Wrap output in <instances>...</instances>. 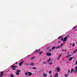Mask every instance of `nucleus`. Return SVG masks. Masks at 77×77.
Returning <instances> with one entry per match:
<instances>
[{
    "label": "nucleus",
    "mask_w": 77,
    "mask_h": 77,
    "mask_svg": "<svg viewBox=\"0 0 77 77\" xmlns=\"http://www.w3.org/2000/svg\"><path fill=\"white\" fill-rule=\"evenodd\" d=\"M46 55L48 56H51V54L50 53H47Z\"/></svg>",
    "instance_id": "20e7f679"
},
{
    "label": "nucleus",
    "mask_w": 77,
    "mask_h": 77,
    "mask_svg": "<svg viewBox=\"0 0 77 77\" xmlns=\"http://www.w3.org/2000/svg\"><path fill=\"white\" fill-rule=\"evenodd\" d=\"M60 59V58H59V57H58V58L57 59V60H59Z\"/></svg>",
    "instance_id": "79ce46f5"
},
{
    "label": "nucleus",
    "mask_w": 77,
    "mask_h": 77,
    "mask_svg": "<svg viewBox=\"0 0 77 77\" xmlns=\"http://www.w3.org/2000/svg\"><path fill=\"white\" fill-rule=\"evenodd\" d=\"M55 76L57 77H58V73H56L55 74Z\"/></svg>",
    "instance_id": "dca6fc26"
},
{
    "label": "nucleus",
    "mask_w": 77,
    "mask_h": 77,
    "mask_svg": "<svg viewBox=\"0 0 77 77\" xmlns=\"http://www.w3.org/2000/svg\"><path fill=\"white\" fill-rule=\"evenodd\" d=\"M74 73H76V72H77V71L76 70H75L74 71Z\"/></svg>",
    "instance_id": "cd10ccee"
},
{
    "label": "nucleus",
    "mask_w": 77,
    "mask_h": 77,
    "mask_svg": "<svg viewBox=\"0 0 77 77\" xmlns=\"http://www.w3.org/2000/svg\"><path fill=\"white\" fill-rule=\"evenodd\" d=\"M23 63H24V62H23V61H22L21 62H20L19 64V66H21V65H23Z\"/></svg>",
    "instance_id": "39448f33"
},
{
    "label": "nucleus",
    "mask_w": 77,
    "mask_h": 77,
    "mask_svg": "<svg viewBox=\"0 0 77 77\" xmlns=\"http://www.w3.org/2000/svg\"><path fill=\"white\" fill-rule=\"evenodd\" d=\"M52 76V75H51V76H50V77H51V76Z\"/></svg>",
    "instance_id": "864d4df0"
},
{
    "label": "nucleus",
    "mask_w": 77,
    "mask_h": 77,
    "mask_svg": "<svg viewBox=\"0 0 77 77\" xmlns=\"http://www.w3.org/2000/svg\"><path fill=\"white\" fill-rule=\"evenodd\" d=\"M45 73V72H43V73Z\"/></svg>",
    "instance_id": "13d9d810"
},
{
    "label": "nucleus",
    "mask_w": 77,
    "mask_h": 77,
    "mask_svg": "<svg viewBox=\"0 0 77 77\" xmlns=\"http://www.w3.org/2000/svg\"><path fill=\"white\" fill-rule=\"evenodd\" d=\"M60 48V45H58V47H56V49H57V48Z\"/></svg>",
    "instance_id": "412c9836"
},
{
    "label": "nucleus",
    "mask_w": 77,
    "mask_h": 77,
    "mask_svg": "<svg viewBox=\"0 0 77 77\" xmlns=\"http://www.w3.org/2000/svg\"><path fill=\"white\" fill-rule=\"evenodd\" d=\"M76 44H77V42Z\"/></svg>",
    "instance_id": "052dcab7"
},
{
    "label": "nucleus",
    "mask_w": 77,
    "mask_h": 77,
    "mask_svg": "<svg viewBox=\"0 0 77 77\" xmlns=\"http://www.w3.org/2000/svg\"><path fill=\"white\" fill-rule=\"evenodd\" d=\"M61 41H63V38H62L61 39Z\"/></svg>",
    "instance_id": "e433bc0d"
},
{
    "label": "nucleus",
    "mask_w": 77,
    "mask_h": 77,
    "mask_svg": "<svg viewBox=\"0 0 77 77\" xmlns=\"http://www.w3.org/2000/svg\"><path fill=\"white\" fill-rule=\"evenodd\" d=\"M43 63H44L45 64L46 63H45V62Z\"/></svg>",
    "instance_id": "a19ab883"
},
{
    "label": "nucleus",
    "mask_w": 77,
    "mask_h": 77,
    "mask_svg": "<svg viewBox=\"0 0 77 77\" xmlns=\"http://www.w3.org/2000/svg\"><path fill=\"white\" fill-rule=\"evenodd\" d=\"M51 71H49V74H51Z\"/></svg>",
    "instance_id": "473e14b6"
},
{
    "label": "nucleus",
    "mask_w": 77,
    "mask_h": 77,
    "mask_svg": "<svg viewBox=\"0 0 77 77\" xmlns=\"http://www.w3.org/2000/svg\"><path fill=\"white\" fill-rule=\"evenodd\" d=\"M25 65H29V64H27V63H26L25 64Z\"/></svg>",
    "instance_id": "c9c22d12"
},
{
    "label": "nucleus",
    "mask_w": 77,
    "mask_h": 77,
    "mask_svg": "<svg viewBox=\"0 0 77 77\" xmlns=\"http://www.w3.org/2000/svg\"><path fill=\"white\" fill-rule=\"evenodd\" d=\"M25 75H27V72L25 73Z\"/></svg>",
    "instance_id": "a878e982"
},
{
    "label": "nucleus",
    "mask_w": 77,
    "mask_h": 77,
    "mask_svg": "<svg viewBox=\"0 0 77 77\" xmlns=\"http://www.w3.org/2000/svg\"><path fill=\"white\" fill-rule=\"evenodd\" d=\"M60 68H58V69H57V72H59V71H60Z\"/></svg>",
    "instance_id": "9d476101"
},
{
    "label": "nucleus",
    "mask_w": 77,
    "mask_h": 77,
    "mask_svg": "<svg viewBox=\"0 0 77 77\" xmlns=\"http://www.w3.org/2000/svg\"><path fill=\"white\" fill-rule=\"evenodd\" d=\"M77 49H76V50H75L73 52V53H75L76 52H77Z\"/></svg>",
    "instance_id": "4468645a"
},
{
    "label": "nucleus",
    "mask_w": 77,
    "mask_h": 77,
    "mask_svg": "<svg viewBox=\"0 0 77 77\" xmlns=\"http://www.w3.org/2000/svg\"><path fill=\"white\" fill-rule=\"evenodd\" d=\"M11 77H14V76L13 74H11L10 75Z\"/></svg>",
    "instance_id": "ddd939ff"
},
{
    "label": "nucleus",
    "mask_w": 77,
    "mask_h": 77,
    "mask_svg": "<svg viewBox=\"0 0 77 77\" xmlns=\"http://www.w3.org/2000/svg\"><path fill=\"white\" fill-rule=\"evenodd\" d=\"M76 27H77V26H74L72 29H75V28H76Z\"/></svg>",
    "instance_id": "c85d7f7f"
},
{
    "label": "nucleus",
    "mask_w": 77,
    "mask_h": 77,
    "mask_svg": "<svg viewBox=\"0 0 77 77\" xmlns=\"http://www.w3.org/2000/svg\"><path fill=\"white\" fill-rule=\"evenodd\" d=\"M66 51V50L65 49V50H64V51Z\"/></svg>",
    "instance_id": "49530a36"
},
{
    "label": "nucleus",
    "mask_w": 77,
    "mask_h": 77,
    "mask_svg": "<svg viewBox=\"0 0 77 77\" xmlns=\"http://www.w3.org/2000/svg\"><path fill=\"white\" fill-rule=\"evenodd\" d=\"M19 74H20L19 72H17L16 73V75H19Z\"/></svg>",
    "instance_id": "f3484780"
},
{
    "label": "nucleus",
    "mask_w": 77,
    "mask_h": 77,
    "mask_svg": "<svg viewBox=\"0 0 77 77\" xmlns=\"http://www.w3.org/2000/svg\"><path fill=\"white\" fill-rule=\"evenodd\" d=\"M62 52H64V51L63 50V49H62Z\"/></svg>",
    "instance_id": "ea45409f"
},
{
    "label": "nucleus",
    "mask_w": 77,
    "mask_h": 77,
    "mask_svg": "<svg viewBox=\"0 0 77 77\" xmlns=\"http://www.w3.org/2000/svg\"><path fill=\"white\" fill-rule=\"evenodd\" d=\"M40 50H38V51H40Z\"/></svg>",
    "instance_id": "5fc2aeb1"
},
{
    "label": "nucleus",
    "mask_w": 77,
    "mask_h": 77,
    "mask_svg": "<svg viewBox=\"0 0 77 77\" xmlns=\"http://www.w3.org/2000/svg\"><path fill=\"white\" fill-rule=\"evenodd\" d=\"M49 51H51V49H49Z\"/></svg>",
    "instance_id": "58836bf2"
},
{
    "label": "nucleus",
    "mask_w": 77,
    "mask_h": 77,
    "mask_svg": "<svg viewBox=\"0 0 77 77\" xmlns=\"http://www.w3.org/2000/svg\"><path fill=\"white\" fill-rule=\"evenodd\" d=\"M32 69H36V68L33 67L32 68Z\"/></svg>",
    "instance_id": "b1692460"
},
{
    "label": "nucleus",
    "mask_w": 77,
    "mask_h": 77,
    "mask_svg": "<svg viewBox=\"0 0 77 77\" xmlns=\"http://www.w3.org/2000/svg\"><path fill=\"white\" fill-rule=\"evenodd\" d=\"M28 76H29V77H30L31 75H32V73L31 72H28Z\"/></svg>",
    "instance_id": "7ed1b4c3"
},
{
    "label": "nucleus",
    "mask_w": 77,
    "mask_h": 77,
    "mask_svg": "<svg viewBox=\"0 0 77 77\" xmlns=\"http://www.w3.org/2000/svg\"><path fill=\"white\" fill-rule=\"evenodd\" d=\"M74 71V69H72L70 71L71 74H72V72Z\"/></svg>",
    "instance_id": "0eeeda50"
},
{
    "label": "nucleus",
    "mask_w": 77,
    "mask_h": 77,
    "mask_svg": "<svg viewBox=\"0 0 77 77\" xmlns=\"http://www.w3.org/2000/svg\"><path fill=\"white\" fill-rule=\"evenodd\" d=\"M35 51H36V52H37V53H38V50H35Z\"/></svg>",
    "instance_id": "4c0bfd02"
},
{
    "label": "nucleus",
    "mask_w": 77,
    "mask_h": 77,
    "mask_svg": "<svg viewBox=\"0 0 77 77\" xmlns=\"http://www.w3.org/2000/svg\"><path fill=\"white\" fill-rule=\"evenodd\" d=\"M75 65H77V60L76 61Z\"/></svg>",
    "instance_id": "f704fd0d"
},
{
    "label": "nucleus",
    "mask_w": 77,
    "mask_h": 77,
    "mask_svg": "<svg viewBox=\"0 0 77 77\" xmlns=\"http://www.w3.org/2000/svg\"><path fill=\"white\" fill-rule=\"evenodd\" d=\"M72 46H73V47H74L75 46V44H72Z\"/></svg>",
    "instance_id": "7c9ffc66"
},
{
    "label": "nucleus",
    "mask_w": 77,
    "mask_h": 77,
    "mask_svg": "<svg viewBox=\"0 0 77 77\" xmlns=\"http://www.w3.org/2000/svg\"><path fill=\"white\" fill-rule=\"evenodd\" d=\"M41 71H42V70H41L39 72H41Z\"/></svg>",
    "instance_id": "de8ad7c7"
},
{
    "label": "nucleus",
    "mask_w": 77,
    "mask_h": 77,
    "mask_svg": "<svg viewBox=\"0 0 77 77\" xmlns=\"http://www.w3.org/2000/svg\"><path fill=\"white\" fill-rule=\"evenodd\" d=\"M67 39H68V37H67L64 38L63 40V42H66L67 40Z\"/></svg>",
    "instance_id": "f03ea898"
},
{
    "label": "nucleus",
    "mask_w": 77,
    "mask_h": 77,
    "mask_svg": "<svg viewBox=\"0 0 77 77\" xmlns=\"http://www.w3.org/2000/svg\"><path fill=\"white\" fill-rule=\"evenodd\" d=\"M52 63L51 62L49 63V65H51L52 64Z\"/></svg>",
    "instance_id": "72a5a7b5"
},
{
    "label": "nucleus",
    "mask_w": 77,
    "mask_h": 77,
    "mask_svg": "<svg viewBox=\"0 0 77 77\" xmlns=\"http://www.w3.org/2000/svg\"><path fill=\"white\" fill-rule=\"evenodd\" d=\"M42 53H43V51H41V52H40L39 53V54H41Z\"/></svg>",
    "instance_id": "4be33fe9"
},
{
    "label": "nucleus",
    "mask_w": 77,
    "mask_h": 77,
    "mask_svg": "<svg viewBox=\"0 0 77 77\" xmlns=\"http://www.w3.org/2000/svg\"><path fill=\"white\" fill-rule=\"evenodd\" d=\"M69 53V52H68V53H67V54H68Z\"/></svg>",
    "instance_id": "3c124183"
},
{
    "label": "nucleus",
    "mask_w": 77,
    "mask_h": 77,
    "mask_svg": "<svg viewBox=\"0 0 77 77\" xmlns=\"http://www.w3.org/2000/svg\"><path fill=\"white\" fill-rule=\"evenodd\" d=\"M63 43H62L61 44V46H63Z\"/></svg>",
    "instance_id": "bb28decb"
},
{
    "label": "nucleus",
    "mask_w": 77,
    "mask_h": 77,
    "mask_svg": "<svg viewBox=\"0 0 77 77\" xmlns=\"http://www.w3.org/2000/svg\"><path fill=\"white\" fill-rule=\"evenodd\" d=\"M56 47L54 46H53L52 48V50H54V49H55Z\"/></svg>",
    "instance_id": "a211bd4d"
},
{
    "label": "nucleus",
    "mask_w": 77,
    "mask_h": 77,
    "mask_svg": "<svg viewBox=\"0 0 77 77\" xmlns=\"http://www.w3.org/2000/svg\"><path fill=\"white\" fill-rule=\"evenodd\" d=\"M17 72H21V70L18 69L17 70Z\"/></svg>",
    "instance_id": "6ab92c4d"
},
{
    "label": "nucleus",
    "mask_w": 77,
    "mask_h": 77,
    "mask_svg": "<svg viewBox=\"0 0 77 77\" xmlns=\"http://www.w3.org/2000/svg\"><path fill=\"white\" fill-rule=\"evenodd\" d=\"M4 73V72H1V76L2 77L4 75V73Z\"/></svg>",
    "instance_id": "423d86ee"
},
{
    "label": "nucleus",
    "mask_w": 77,
    "mask_h": 77,
    "mask_svg": "<svg viewBox=\"0 0 77 77\" xmlns=\"http://www.w3.org/2000/svg\"><path fill=\"white\" fill-rule=\"evenodd\" d=\"M68 72H69V73H70V69H69V70H68Z\"/></svg>",
    "instance_id": "2f4dec72"
},
{
    "label": "nucleus",
    "mask_w": 77,
    "mask_h": 77,
    "mask_svg": "<svg viewBox=\"0 0 77 77\" xmlns=\"http://www.w3.org/2000/svg\"><path fill=\"white\" fill-rule=\"evenodd\" d=\"M69 56H71V54L67 56V58H68Z\"/></svg>",
    "instance_id": "aec40b11"
},
{
    "label": "nucleus",
    "mask_w": 77,
    "mask_h": 77,
    "mask_svg": "<svg viewBox=\"0 0 77 77\" xmlns=\"http://www.w3.org/2000/svg\"><path fill=\"white\" fill-rule=\"evenodd\" d=\"M18 63L17 62H16V63H15V64H17V63Z\"/></svg>",
    "instance_id": "37998d69"
},
{
    "label": "nucleus",
    "mask_w": 77,
    "mask_h": 77,
    "mask_svg": "<svg viewBox=\"0 0 77 77\" xmlns=\"http://www.w3.org/2000/svg\"><path fill=\"white\" fill-rule=\"evenodd\" d=\"M54 77H56V76H55Z\"/></svg>",
    "instance_id": "bf43d9fd"
},
{
    "label": "nucleus",
    "mask_w": 77,
    "mask_h": 77,
    "mask_svg": "<svg viewBox=\"0 0 77 77\" xmlns=\"http://www.w3.org/2000/svg\"><path fill=\"white\" fill-rule=\"evenodd\" d=\"M62 46H61V45H60V47L61 48V47H62Z\"/></svg>",
    "instance_id": "8fccbe9b"
},
{
    "label": "nucleus",
    "mask_w": 77,
    "mask_h": 77,
    "mask_svg": "<svg viewBox=\"0 0 77 77\" xmlns=\"http://www.w3.org/2000/svg\"><path fill=\"white\" fill-rule=\"evenodd\" d=\"M62 54H60V55L59 56V58H60V57H61V56H62Z\"/></svg>",
    "instance_id": "393cba45"
},
{
    "label": "nucleus",
    "mask_w": 77,
    "mask_h": 77,
    "mask_svg": "<svg viewBox=\"0 0 77 77\" xmlns=\"http://www.w3.org/2000/svg\"><path fill=\"white\" fill-rule=\"evenodd\" d=\"M0 77H2L0 75Z\"/></svg>",
    "instance_id": "4d7b16f0"
},
{
    "label": "nucleus",
    "mask_w": 77,
    "mask_h": 77,
    "mask_svg": "<svg viewBox=\"0 0 77 77\" xmlns=\"http://www.w3.org/2000/svg\"><path fill=\"white\" fill-rule=\"evenodd\" d=\"M30 65H31V66H33V65H35V63H30Z\"/></svg>",
    "instance_id": "1a4fd4ad"
},
{
    "label": "nucleus",
    "mask_w": 77,
    "mask_h": 77,
    "mask_svg": "<svg viewBox=\"0 0 77 77\" xmlns=\"http://www.w3.org/2000/svg\"><path fill=\"white\" fill-rule=\"evenodd\" d=\"M47 73H45V74H44V75H43V76H44V77H46L47 76Z\"/></svg>",
    "instance_id": "9b49d317"
},
{
    "label": "nucleus",
    "mask_w": 77,
    "mask_h": 77,
    "mask_svg": "<svg viewBox=\"0 0 77 77\" xmlns=\"http://www.w3.org/2000/svg\"><path fill=\"white\" fill-rule=\"evenodd\" d=\"M70 45H72V43H70Z\"/></svg>",
    "instance_id": "09e8293b"
},
{
    "label": "nucleus",
    "mask_w": 77,
    "mask_h": 77,
    "mask_svg": "<svg viewBox=\"0 0 77 77\" xmlns=\"http://www.w3.org/2000/svg\"><path fill=\"white\" fill-rule=\"evenodd\" d=\"M50 60H51V58H49L48 60V62H49Z\"/></svg>",
    "instance_id": "5701e85b"
},
{
    "label": "nucleus",
    "mask_w": 77,
    "mask_h": 77,
    "mask_svg": "<svg viewBox=\"0 0 77 77\" xmlns=\"http://www.w3.org/2000/svg\"><path fill=\"white\" fill-rule=\"evenodd\" d=\"M11 67L12 68V69H13V70H15V69H16L15 68H17L18 66H13L12 65H11Z\"/></svg>",
    "instance_id": "f257e3e1"
},
{
    "label": "nucleus",
    "mask_w": 77,
    "mask_h": 77,
    "mask_svg": "<svg viewBox=\"0 0 77 77\" xmlns=\"http://www.w3.org/2000/svg\"><path fill=\"white\" fill-rule=\"evenodd\" d=\"M35 59V57H32L31 58V60H33V59Z\"/></svg>",
    "instance_id": "2eb2a0df"
},
{
    "label": "nucleus",
    "mask_w": 77,
    "mask_h": 77,
    "mask_svg": "<svg viewBox=\"0 0 77 77\" xmlns=\"http://www.w3.org/2000/svg\"><path fill=\"white\" fill-rule=\"evenodd\" d=\"M58 42H59V43H60V41H59Z\"/></svg>",
    "instance_id": "a18cd8bd"
},
{
    "label": "nucleus",
    "mask_w": 77,
    "mask_h": 77,
    "mask_svg": "<svg viewBox=\"0 0 77 77\" xmlns=\"http://www.w3.org/2000/svg\"><path fill=\"white\" fill-rule=\"evenodd\" d=\"M75 68H76V69H77V66H76L75 67Z\"/></svg>",
    "instance_id": "c03bdc74"
},
{
    "label": "nucleus",
    "mask_w": 77,
    "mask_h": 77,
    "mask_svg": "<svg viewBox=\"0 0 77 77\" xmlns=\"http://www.w3.org/2000/svg\"><path fill=\"white\" fill-rule=\"evenodd\" d=\"M75 70L77 71V69H76Z\"/></svg>",
    "instance_id": "603ef678"
},
{
    "label": "nucleus",
    "mask_w": 77,
    "mask_h": 77,
    "mask_svg": "<svg viewBox=\"0 0 77 77\" xmlns=\"http://www.w3.org/2000/svg\"><path fill=\"white\" fill-rule=\"evenodd\" d=\"M60 38H62V36H60V37H59L58 38V39H60Z\"/></svg>",
    "instance_id": "c756f323"
},
{
    "label": "nucleus",
    "mask_w": 77,
    "mask_h": 77,
    "mask_svg": "<svg viewBox=\"0 0 77 77\" xmlns=\"http://www.w3.org/2000/svg\"><path fill=\"white\" fill-rule=\"evenodd\" d=\"M69 73H68L67 74H65V77H68V75H69Z\"/></svg>",
    "instance_id": "6e6552de"
},
{
    "label": "nucleus",
    "mask_w": 77,
    "mask_h": 77,
    "mask_svg": "<svg viewBox=\"0 0 77 77\" xmlns=\"http://www.w3.org/2000/svg\"><path fill=\"white\" fill-rule=\"evenodd\" d=\"M72 57H71L68 60H72Z\"/></svg>",
    "instance_id": "f8f14e48"
},
{
    "label": "nucleus",
    "mask_w": 77,
    "mask_h": 77,
    "mask_svg": "<svg viewBox=\"0 0 77 77\" xmlns=\"http://www.w3.org/2000/svg\"><path fill=\"white\" fill-rule=\"evenodd\" d=\"M76 31H77V29H76Z\"/></svg>",
    "instance_id": "6e6d98bb"
}]
</instances>
